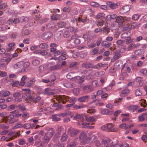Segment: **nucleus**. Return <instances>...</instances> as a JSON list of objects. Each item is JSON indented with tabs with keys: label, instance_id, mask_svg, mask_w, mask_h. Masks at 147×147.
I'll list each match as a JSON object with an SVG mask.
<instances>
[{
	"label": "nucleus",
	"instance_id": "1a4fd4ad",
	"mask_svg": "<svg viewBox=\"0 0 147 147\" xmlns=\"http://www.w3.org/2000/svg\"><path fill=\"white\" fill-rule=\"evenodd\" d=\"M36 82V80L34 78H31L26 83V85L27 87H30L33 86L35 82Z\"/></svg>",
	"mask_w": 147,
	"mask_h": 147
},
{
	"label": "nucleus",
	"instance_id": "a878e982",
	"mask_svg": "<svg viewBox=\"0 0 147 147\" xmlns=\"http://www.w3.org/2000/svg\"><path fill=\"white\" fill-rule=\"evenodd\" d=\"M131 33L129 32H127L122 34L121 35V37L123 38H125L130 36Z\"/></svg>",
	"mask_w": 147,
	"mask_h": 147
},
{
	"label": "nucleus",
	"instance_id": "8fccbe9b",
	"mask_svg": "<svg viewBox=\"0 0 147 147\" xmlns=\"http://www.w3.org/2000/svg\"><path fill=\"white\" fill-rule=\"evenodd\" d=\"M87 121L89 122H92L95 121V118L92 116H90L86 119Z\"/></svg>",
	"mask_w": 147,
	"mask_h": 147
},
{
	"label": "nucleus",
	"instance_id": "dca6fc26",
	"mask_svg": "<svg viewBox=\"0 0 147 147\" xmlns=\"http://www.w3.org/2000/svg\"><path fill=\"white\" fill-rule=\"evenodd\" d=\"M138 107L136 105H130L128 107V109L133 112L136 111L138 109Z\"/></svg>",
	"mask_w": 147,
	"mask_h": 147
},
{
	"label": "nucleus",
	"instance_id": "6ab92c4d",
	"mask_svg": "<svg viewBox=\"0 0 147 147\" xmlns=\"http://www.w3.org/2000/svg\"><path fill=\"white\" fill-rule=\"evenodd\" d=\"M123 17L121 16H117L115 22L118 23L122 24L124 22Z\"/></svg>",
	"mask_w": 147,
	"mask_h": 147
},
{
	"label": "nucleus",
	"instance_id": "0e129e2a",
	"mask_svg": "<svg viewBox=\"0 0 147 147\" xmlns=\"http://www.w3.org/2000/svg\"><path fill=\"white\" fill-rule=\"evenodd\" d=\"M17 107L20 109L22 111H23L25 109V107L23 105H20L18 106Z\"/></svg>",
	"mask_w": 147,
	"mask_h": 147
},
{
	"label": "nucleus",
	"instance_id": "338daca9",
	"mask_svg": "<svg viewBox=\"0 0 147 147\" xmlns=\"http://www.w3.org/2000/svg\"><path fill=\"white\" fill-rule=\"evenodd\" d=\"M66 26V24L64 22H61L58 24V26L60 28H63Z\"/></svg>",
	"mask_w": 147,
	"mask_h": 147
},
{
	"label": "nucleus",
	"instance_id": "4be33fe9",
	"mask_svg": "<svg viewBox=\"0 0 147 147\" xmlns=\"http://www.w3.org/2000/svg\"><path fill=\"white\" fill-rule=\"evenodd\" d=\"M84 78V76H82V77H80L79 76H77L74 77V79L75 80H79V81L78 82V83L79 84H80L84 82V80H83V79Z\"/></svg>",
	"mask_w": 147,
	"mask_h": 147
},
{
	"label": "nucleus",
	"instance_id": "cd10ccee",
	"mask_svg": "<svg viewBox=\"0 0 147 147\" xmlns=\"http://www.w3.org/2000/svg\"><path fill=\"white\" fill-rule=\"evenodd\" d=\"M48 45V44L47 43H42L39 45V47L41 49H46L47 48Z\"/></svg>",
	"mask_w": 147,
	"mask_h": 147
},
{
	"label": "nucleus",
	"instance_id": "49530a36",
	"mask_svg": "<svg viewBox=\"0 0 147 147\" xmlns=\"http://www.w3.org/2000/svg\"><path fill=\"white\" fill-rule=\"evenodd\" d=\"M78 63L76 62H74L71 63L69 67L71 69L75 67L78 65Z\"/></svg>",
	"mask_w": 147,
	"mask_h": 147
},
{
	"label": "nucleus",
	"instance_id": "052dcab7",
	"mask_svg": "<svg viewBox=\"0 0 147 147\" xmlns=\"http://www.w3.org/2000/svg\"><path fill=\"white\" fill-rule=\"evenodd\" d=\"M70 35L69 32L67 30L65 31L63 33V36L65 37H69Z\"/></svg>",
	"mask_w": 147,
	"mask_h": 147
},
{
	"label": "nucleus",
	"instance_id": "e2e57ef3",
	"mask_svg": "<svg viewBox=\"0 0 147 147\" xmlns=\"http://www.w3.org/2000/svg\"><path fill=\"white\" fill-rule=\"evenodd\" d=\"M123 19L124 22V21H126L127 22H129L131 20V18L129 17H127V16H124L123 17Z\"/></svg>",
	"mask_w": 147,
	"mask_h": 147
},
{
	"label": "nucleus",
	"instance_id": "423d86ee",
	"mask_svg": "<svg viewBox=\"0 0 147 147\" xmlns=\"http://www.w3.org/2000/svg\"><path fill=\"white\" fill-rule=\"evenodd\" d=\"M8 139L7 140V142L13 140L16 138V136L15 131H12L8 135Z\"/></svg>",
	"mask_w": 147,
	"mask_h": 147
},
{
	"label": "nucleus",
	"instance_id": "aec40b11",
	"mask_svg": "<svg viewBox=\"0 0 147 147\" xmlns=\"http://www.w3.org/2000/svg\"><path fill=\"white\" fill-rule=\"evenodd\" d=\"M10 94V92L9 91H5L3 90L0 91V95H2L3 97H5L8 96Z\"/></svg>",
	"mask_w": 147,
	"mask_h": 147
},
{
	"label": "nucleus",
	"instance_id": "09e8293b",
	"mask_svg": "<svg viewBox=\"0 0 147 147\" xmlns=\"http://www.w3.org/2000/svg\"><path fill=\"white\" fill-rule=\"evenodd\" d=\"M23 127L25 129H28L31 127V124L29 123H26L24 124Z\"/></svg>",
	"mask_w": 147,
	"mask_h": 147
},
{
	"label": "nucleus",
	"instance_id": "9d476101",
	"mask_svg": "<svg viewBox=\"0 0 147 147\" xmlns=\"http://www.w3.org/2000/svg\"><path fill=\"white\" fill-rule=\"evenodd\" d=\"M51 91V89L50 88H46L44 90L43 92V94L48 96L53 95L54 94V93Z\"/></svg>",
	"mask_w": 147,
	"mask_h": 147
},
{
	"label": "nucleus",
	"instance_id": "680f3d73",
	"mask_svg": "<svg viewBox=\"0 0 147 147\" xmlns=\"http://www.w3.org/2000/svg\"><path fill=\"white\" fill-rule=\"evenodd\" d=\"M99 49L98 48H94L92 51V54L94 55L96 54L98 52Z\"/></svg>",
	"mask_w": 147,
	"mask_h": 147
},
{
	"label": "nucleus",
	"instance_id": "5fc2aeb1",
	"mask_svg": "<svg viewBox=\"0 0 147 147\" xmlns=\"http://www.w3.org/2000/svg\"><path fill=\"white\" fill-rule=\"evenodd\" d=\"M86 115L81 114V117L80 118V120L82 121H84L86 120Z\"/></svg>",
	"mask_w": 147,
	"mask_h": 147
},
{
	"label": "nucleus",
	"instance_id": "c9c22d12",
	"mask_svg": "<svg viewBox=\"0 0 147 147\" xmlns=\"http://www.w3.org/2000/svg\"><path fill=\"white\" fill-rule=\"evenodd\" d=\"M68 136L65 134H64L62 135L61 138V141L62 142H65L66 139L67 138Z\"/></svg>",
	"mask_w": 147,
	"mask_h": 147
},
{
	"label": "nucleus",
	"instance_id": "3c124183",
	"mask_svg": "<svg viewBox=\"0 0 147 147\" xmlns=\"http://www.w3.org/2000/svg\"><path fill=\"white\" fill-rule=\"evenodd\" d=\"M16 107V106L14 105H12L8 106L7 109L9 111H11L13 110Z\"/></svg>",
	"mask_w": 147,
	"mask_h": 147
},
{
	"label": "nucleus",
	"instance_id": "9b49d317",
	"mask_svg": "<svg viewBox=\"0 0 147 147\" xmlns=\"http://www.w3.org/2000/svg\"><path fill=\"white\" fill-rule=\"evenodd\" d=\"M114 124L112 123L107 124V127L109 131L111 132H115L117 131V129L116 128H114Z\"/></svg>",
	"mask_w": 147,
	"mask_h": 147
},
{
	"label": "nucleus",
	"instance_id": "bb28decb",
	"mask_svg": "<svg viewBox=\"0 0 147 147\" xmlns=\"http://www.w3.org/2000/svg\"><path fill=\"white\" fill-rule=\"evenodd\" d=\"M61 68L60 65L57 64L55 65L51 66L49 68V69L51 70H54L59 69Z\"/></svg>",
	"mask_w": 147,
	"mask_h": 147
},
{
	"label": "nucleus",
	"instance_id": "4468645a",
	"mask_svg": "<svg viewBox=\"0 0 147 147\" xmlns=\"http://www.w3.org/2000/svg\"><path fill=\"white\" fill-rule=\"evenodd\" d=\"M147 114L146 113H143L142 114L138 116V119L139 121H143L146 118Z\"/></svg>",
	"mask_w": 147,
	"mask_h": 147
},
{
	"label": "nucleus",
	"instance_id": "f8f14e48",
	"mask_svg": "<svg viewBox=\"0 0 147 147\" xmlns=\"http://www.w3.org/2000/svg\"><path fill=\"white\" fill-rule=\"evenodd\" d=\"M130 10L129 6L125 5L123 6L120 9V12L122 14L128 12Z\"/></svg>",
	"mask_w": 147,
	"mask_h": 147
},
{
	"label": "nucleus",
	"instance_id": "b1692460",
	"mask_svg": "<svg viewBox=\"0 0 147 147\" xmlns=\"http://www.w3.org/2000/svg\"><path fill=\"white\" fill-rule=\"evenodd\" d=\"M107 4L111 8L115 9L116 8V5H115V3L112 2H107Z\"/></svg>",
	"mask_w": 147,
	"mask_h": 147
},
{
	"label": "nucleus",
	"instance_id": "13d9d810",
	"mask_svg": "<svg viewBox=\"0 0 147 147\" xmlns=\"http://www.w3.org/2000/svg\"><path fill=\"white\" fill-rule=\"evenodd\" d=\"M104 24V21L103 20H100L97 22L96 25L97 26H102Z\"/></svg>",
	"mask_w": 147,
	"mask_h": 147
},
{
	"label": "nucleus",
	"instance_id": "a211bd4d",
	"mask_svg": "<svg viewBox=\"0 0 147 147\" xmlns=\"http://www.w3.org/2000/svg\"><path fill=\"white\" fill-rule=\"evenodd\" d=\"M105 14L103 13H99L96 16L95 18L96 19L102 20L105 18Z\"/></svg>",
	"mask_w": 147,
	"mask_h": 147
},
{
	"label": "nucleus",
	"instance_id": "2eb2a0df",
	"mask_svg": "<svg viewBox=\"0 0 147 147\" xmlns=\"http://www.w3.org/2000/svg\"><path fill=\"white\" fill-rule=\"evenodd\" d=\"M89 96H84L79 98L78 100L80 102H83L86 101L88 99Z\"/></svg>",
	"mask_w": 147,
	"mask_h": 147
},
{
	"label": "nucleus",
	"instance_id": "20e7f679",
	"mask_svg": "<svg viewBox=\"0 0 147 147\" xmlns=\"http://www.w3.org/2000/svg\"><path fill=\"white\" fill-rule=\"evenodd\" d=\"M87 136L86 133L84 131L82 132L80 134L79 139L83 142L84 144H85L87 142Z\"/></svg>",
	"mask_w": 147,
	"mask_h": 147
},
{
	"label": "nucleus",
	"instance_id": "6e6d98bb",
	"mask_svg": "<svg viewBox=\"0 0 147 147\" xmlns=\"http://www.w3.org/2000/svg\"><path fill=\"white\" fill-rule=\"evenodd\" d=\"M140 16L137 14L134 15L132 17V19L135 20H138Z\"/></svg>",
	"mask_w": 147,
	"mask_h": 147
},
{
	"label": "nucleus",
	"instance_id": "4d7b16f0",
	"mask_svg": "<svg viewBox=\"0 0 147 147\" xmlns=\"http://www.w3.org/2000/svg\"><path fill=\"white\" fill-rule=\"evenodd\" d=\"M134 53L136 55H140L142 53V52L141 49H138L135 51Z\"/></svg>",
	"mask_w": 147,
	"mask_h": 147
},
{
	"label": "nucleus",
	"instance_id": "c756f323",
	"mask_svg": "<svg viewBox=\"0 0 147 147\" xmlns=\"http://www.w3.org/2000/svg\"><path fill=\"white\" fill-rule=\"evenodd\" d=\"M62 32L61 31L58 32L57 34L55 35L54 39L56 40H58L60 38V35Z\"/></svg>",
	"mask_w": 147,
	"mask_h": 147
},
{
	"label": "nucleus",
	"instance_id": "412c9836",
	"mask_svg": "<svg viewBox=\"0 0 147 147\" xmlns=\"http://www.w3.org/2000/svg\"><path fill=\"white\" fill-rule=\"evenodd\" d=\"M101 44L102 46L105 47V48H107L110 47L111 45V43L106 41H103L102 42Z\"/></svg>",
	"mask_w": 147,
	"mask_h": 147
},
{
	"label": "nucleus",
	"instance_id": "4c0bfd02",
	"mask_svg": "<svg viewBox=\"0 0 147 147\" xmlns=\"http://www.w3.org/2000/svg\"><path fill=\"white\" fill-rule=\"evenodd\" d=\"M103 115L109 114V110L106 109H105L102 110L100 112Z\"/></svg>",
	"mask_w": 147,
	"mask_h": 147
},
{
	"label": "nucleus",
	"instance_id": "37998d69",
	"mask_svg": "<svg viewBox=\"0 0 147 147\" xmlns=\"http://www.w3.org/2000/svg\"><path fill=\"white\" fill-rule=\"evenodd\" d=\"M90 5L94 7H98L99 6L98 3L94 1H92L90 3Z\"/></svg>",
	"mask_w": 147,
	"mask_h": 147
},
{
	"label": "nucleus",
	"instance_id": "864d4df0",
	"mask_svg": "<svg viewBox=\"0 0 147 147\" xmlns=\"http://www.w3.org/2000/svg\"><path fill=\"white\" fill-rule=\"evenodd\" d=\"M46 66L44 65H41L39 67V71L41 72H43L46 70Z\"/></svg>",
	"mask_w": 147,
	"mask_h": 147
},
{
	"label": "nucleus",
	"instance_id": "603ef678",
	"mask_svg": "<svg viewBox=\"0 0 147 147\" xmlns=\"http://www.w3.org/2000/svg\"><path fill=\"white\" fill-rule=\"evenodd\" d=\"M9 127L6 126L4 124H0V129H5L9 128Z\"/></svg>",
	"mask_w": 147,
	"mask_h": 147
},
{
	"label": "nucleus",
	"instance_id": "6e6552de",
	"mask_svg": "<svg viewBox=\"0 0 147 147\" xmlns=\"http://www.w3.org/2000/svg\"><path fill=\"white\" fill-rule=\"evenodd\" d=\"M24 91H27V92L25 93V95H23V97H25L26 99H29L30 100H32V98L31 97V93L30 92V90L29 89H22Z\"/></svg>",
	"mask_w": 147,
	"mask_h": 147
},
{
	"label": "nucleus",
	"instance_id": "f257e3e1",
	"mask_svg": "<svg viewBox=\"0 0 147 147\" xmlns=\"http://www.w3.org/2000/svg\"><path fill=\"white\" fill-rule=\"evenodd\" d=\"M30 64V63L28 61L25 62L23 61H21L13 65V68L15 69L21 70L22 72H24L26 71Z\"/></svg>",
	"mask_w": 147,
	"mask_h": 147
},
{
	"label": "nucleus",
	"instance_id": "bf43d9fd",
	"mask_svg": "<svg viewBox=\"0 0 147 147\" xmlns=\"http://www.w3.org/2000/svg\"><path fill=\"white\" fill-rule=\"evenodd\" d=\"M14 116L13 115H10L8 116V119L10 120V122L12 123L13 122V119L14 118Z\"/></svg>",
	"mask_w": 147,
	"mask_h": 147
},
{
	"label": "nucleus",
	"instance_id": "ea45409f",
	"mask_svg": "<svg viewBox=\"0 0 147 147\" xmlns=\"http://www.w3.org/2000/svg\"><path fill=\"white\" fill-rule=\"evenodd\" d=\"M135 94L136 96H141L142 94V92L140 89L138 88L135 91Z\"/></svg>",
	"mask_w": 147,
	"mask_h": 147
},
{
	"label": "nucleus",
	"instance_id": "79ce46f5",
	"mask_svg": "<svg viewBox=\"0 0 147 147\" xmlns=\"http://www.w3.org/2000/svg\"><path fill=\"white\" fill-rule=\"evenodd\" d=\"M110 32V28L108 26L103 27V32L106 34H107Z\"/></svg>",
	"mask_w": 147,
	"mask_h": 147
},
{
	"label": "nucleus",
	"instance_id": "58836bf2",
	"mask_svg": "<svg viewBox=\"0 0 147 147\" xmlns=\"http://www.w3.org/2000/svg\"><path fill=\"white\" fill-rule=\"evenodd\" d=\"M57 115L55 114L52 115V120L53 121H59L61 120L60 118L57 117Z\"/></svg>",
	"mask_w": 147,
	"mask_h": 147
},
{
	"label": "nucleus",
	"instance_id": "f3484780",
	"mask_svg": "<svg viewBox=\"0 0 147 147\" xmlns=\"http://www.w3.org/2000/svg\"><path fill=\"white\" fill-rule=\"evenodd\" d=\"M51 138L49 135L48 133L47 132L45 133V135L43 138L44 142L45 143H48L49 142Z\"/></svg>",
	"mask_w": 147,
	"mask_h": 147
},
{
	"label": "nucleus",
	"instance_id": "a19ab883",
	"mask_svg": "<svg viewBox=\"0 0 147 147\" xmlns=\"http://www.w3.org/2000/svg\"><path fill=\"white\" fill-rule=\"evenodd\" d=\"M71 8L69 6H66L63 9V11L65 12L69 13L71 10Z\"/></svg>",
	"mask_w": 147,
	"mask_h": 147
},
{
	"label": "nucleus",
	"instance_id": "f704fd0d",
	"mask_svg": "<svg viewBox=\"0 0 147 147\" xmlns=\"http://www.w3.org/2000/svg\"><path fill=\"white\" fill-rule=\"evenodd\" d=\"M103 65V64L101 63H98L95 65L93 64V68L95 69H99L102 67Z\"/></svg>",
	"mask_w": 147,
	"mask_h": 147
},
{
	"label": "nucleus",
	"instance_id": "473e14b6",
	"mask_svg": "<svg viewBox=\"0 0 147 147\" xmlns=\"http://www.w3.org/2000/svg\"><path fill=\"white\" fill-rule=\"evenodd\" d=\"M49 135L51 137L53 136L54 134V131L52 128H49L48 131Z\"/></svg>",
	"mask_w": 147,
	"mask_h": 147
},
{
	"label": "nucleus",
	"instance_id": "7c9ffc66",
	"mask_svg": "<svg viewBox=\"0 0 147 147\" xmlns=\"http://www.w3.org/2000/svg\"><path fill=\"white\" fill-rule=\"evenodd\" d=\"M121 56V54L119 53H117L113 56V59H111V61H114L119 59Z\"/></svg>",
	"mask_w": 147,
	"mask_h": 147
},
{
	"label": "nucleus",
	"instance_id": "f03ea898",
	"mask_svg": "<svg viewBox=\"0 0 147 147\" xmlns=\"http://www.w3.org/2000/svg\"><path fill=\"white\" fill-rule=\"evenodd\" d=\"M67 133L72 137H75L77 136L79 134L78 130L74 128H69L67 130Z\"/></svg>",
	"mask_w": 147,
	"mask_h": 147
},
{
	"label": "nucleus",
	"instance_id": "5701e85b",
	"mask_svg": "<svg viewBox=\"0 0 147 147\" xmlns=\"http://www.w3.org/2000/svg\"><path fill=\"white\" fill-rule=\"evenodd\" d=\"M93 64L92 63H84L82 65V67L86 69H88L90 68H93Z\"/></svg>",
	"mask_w": 147,
	"mask_h": 147
},
{
	"label": "nucleus",
	"instance_id": "a18cd8bd",
	"mask_svg": "<svg viewBox=\"0 0 147 147\" xmlns=\"http://www.w3.org/2000/svg\"><path fill=\"white\" fill-rule=\"evenodd\" d=\"M59 18V15L57 14H53L51 17V18L54 20H57Z\"/></svg>",
	"mask_w": 147,
	"mask_h": 147
},
{
	"label": "nucleus",
	"instance_id": "c85d7f7f",
	"mask_svg": "<svg viewBox=\"0 0 147 147\" xmlns=\"http://www.w3.org/2000/svg\"><path fill=\"white\" fill-rule=\"evenodd\" d=\"M64 86L67 88H74L75 86V85L72 84L71 83L67 82L64 84Z\"/></svg>",
	"mask_w": 147,
	"mask_h": 147
},
{
	"label": "nucleus",
	"instance_id": "0eeeda50",
	"mask_svg": "<svg viewBox=\"0 0 147 147\" xmlns=\"http://www.w3.org/2000/svg\"><path fill=\"white\" fill-rule=\"evenodd\" d=\"M33 53L36 54H40L41 56H44L47 54V53L45 50L38 49L34 51Z\"/></svg>",
	"mask_w": 147,
	"mask_h": 147
},
{
	"label": "nucleus",
	"instance_id": "72a5a7b5",
	"mask_svg": "<svg viewBox=\"0 0 147 147\" xmlns=\"http://www.w3.org/2000/svg\"><path fill=\"white\" fill-rule=\"evenodd\" d=\"M102 144L108 145L110 143V140L108 138H105L102 139Z\"/></svg>",
	"mask_w": 147,
	"mask_h": 147
},
{
	"label": "nucleus",
	"instance_id": "774afa93",
	"mask_svg": "<svg viewBox=\"0 0 147 147\" xmlns=\"http://www.w3.org/2000/svg\"><path fill=\"white\" fill-rule=\"evenodd\" d=\"M143 20V22H147V15H146L143 16L142 18L140 20L142 21Z\"/></svg>",
	"mask_w": 147,
	"mask_h": 147
},
{
	"label": "nucleus",
	"instance_id": "69168bd1",
	"mask_svg": "<svg viewBox=\"0 0 147 147\" xmlns=\"http://www.w3.org/2000/svg\"><path fill=\"white\" fill-rule=\"evenodd\" d=\"M21 93L20 92H16L13 94V96L14 97L16 98L19 97Z\"/></svg>",
	"mask_w": 147,
	"mask_h": 147
},
{
	"label": "nucleus",
	"instance_id": "39448f33",
	"mask_svg": "<svg viewBox=\"0 0 147 147\" xmlns=\"http://www.w3.org/2000/svg\"><path fill=\"white\" fill-rule=\"evenodd\" d=\"M53 36V34L50 32H45L42 34L43 39L46 40L51 38Z\"/></svg>",
	"mask_w": 147,
	"mask_h": 147
},
{
	"label": "nucleus",
	"instance_id": "ddd939ff",
	"mask_svg": "<svg viewBox=\"0 0 147 147\" xmlns=\"http://www.w3.org/2000/svg\"><path fill=\"white\" fill-rule=\"evenodd\" d=\"M78 138L76 137L73 141V142L68 144L67 147H75L78 144Z\"/></svg>",
	"mask_w": 147,
	"mask_h": 147
},
{
	"label": "nucleus",
	"instance_id": "de8ad7c7",
	"mask_svg": "<svg viewBox=\"0 0 147 147\" xmlns=\"http://www.w3.org/2000/svg\"><path fill=\"white\" fill-rule=\"evenodd\" d=\"M105 72L104 71L97 72L95 73L94 75L96 76H100L104 74Z\"/></svg>",
	"mask_w": 147,
	"mask_h": 147
},
{
	"label": "nucleus",
	"instance_id": "c03bdc74",
	"mask_svg": "<svg viewBox=\"0 0 147 147\" xmlns=\"http://www.w3.org/2000/svg\"><path fill=\"white\" fill-rule=\"evenodd\" d=\"M88 20V19H87V17H86V18L84 19H82L80 17H78V22H81L84 23V22H86Z\"/></svg>",
	"mask_w": 147,
	"mask_h": 147
},
{
	"label": "nucleus",
	"instance_id": "2f4dec72",
	"mask_svg": "<svg viewBox=\"0 0 147 147\" xmlns=\"http://www.w3.org/2000/svg\"><path fill=\"white\" fill-rule=\"evenodd\" d=\"M124 41L122 40H118L117 42V44L118 45V47L121 48L123 46Z\"/></svg>",
	"mask_w": 147,
	"mask_h": 147
},
{
	"label": "nucleus",
	"instance_id": "393cba45",
	"mask_svg": "<svg viewBox=\"0 0 147 147\" xmlns=\"http://www.w3.org/2000/svg\"><path fill=\"white\" fill-rule=\"evenodd\" d=\"M40 63V61L38 59L33 60L32 62V65L34 66H36L38 65Z\"/></svg>",
	"mask_w": 147,
	"mask_h": 147
},
{
	"label": "nucleus",
	"instance_id": "7ed1b4c3",
	"mask_svg": "<svg viewBox=\"0 0 147 147\" xmlns=\"http://www.w3.org/2000/svg\"><path fill=\"white\" fill-rule=\"evenodd\" d=\"M69 97L68 96L63 95H59L57 98L59 102H61L63 104L66 103V102L68 101Z\"/></svg>",
	"mask_w": 147,
	"mask_h": 147
},
{
	"label": "nucleus",
	"instance_id": "e433bc0d",
	"mask_svg": "<svg viewBox=\"0 0 147 147\" xmlns=\"http://www.w3.org/2000/svg\"><path fill=\"white\" fill-rule=\"evenodd\" d=\"M83 89L84 90H88V91H91L92 90L93 88L92 86L87 85L84 87Z\"/></svg>",
	"mask_w": 147,
	"mask_h": 147
}]
</instances>
